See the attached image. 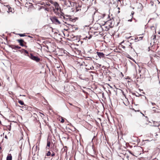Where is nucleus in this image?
I'll return each mask as SVG.
<instances>
[{"instance_id":"nucleus-36","label":"nucleus","mask_w":160,"mask_h":160,"mask_svg":"<svg viewBox=\"0 0 160 160\" xmlns=\"http://www.w3.org/2000/svg\"><path fill=\"white\" fill-rule=\"evenodd\" d=\"M122 94L124 96H125V94H124V92L123 91H122Z\"/></svg>"},{"instance_id":"nucleus-26","label":"nucleus","mask_w":160,"mask_h":160,"mask_svg":"<svg viewBox=\"0 0 160 160\" xmlns=\"http://www.w3.org/2000/svg\"><path fill=\"white\" fill-rule=\"evenodd\" d=\"M134 12H133V11H132V13H131V15H132V18H133V16H132V15L134 14Z\"/></svg>"},{"instance_id":"nucleus-5","label":"nucleus","mask_w":160,"mask_h":160,"mask_svg":"<svg viewBox=\"0 0 160 160\" xmlns=\"http://www.w3.org/2000/svg\"><path fill=\"white\" fill-rule=\"evenodd\" d=\"M113 21L110 19L106 22V24L108 25L110 28L112 27L113 26Z\"/></svg>"},{"instance_id":"nucleus-34","label":"nucleus","mask_w":160,"mask_h":160,"mask_svg":"<svg viewBox=\"0 0 160 160\" xmlns=\"http://www.w3.org/2000/svg\"><path fill=\"white\" fill-rule=\"evenodd\" d=\"M132 19H129L128 20V22H132Z\"/></svg>"},{"instance_id":"nucleus-45","label":"nucleus","mask_w":160,"mask_h":160,"mask_svg":"<svg viewBox=\"0 0 160 160\" xmlns=\"http://www.w3.org/2000/svg\"><path fill=\"white\" fill-rule=\"evenodd\" d=\"M141 70L139 69V71L140 72H141Z\"/></svg>"},{"instance_id":"nucleus-31","label":"nucleus","mask_w":160,"mask_h":160,"mask_svg":"<svg viewBox=\"0 0 160 160\" xmlns=\"http://www.w3.org/2000/svg\"><path fill=\"white\" fill-rule=\"evenodd\" d=\"M39 113H40V116H41L42 117V116L41 115H43V116H44V114H43V113H41V112H39Z\"/></svg>"},{"instance_id":"nucleus-6","label":"nucleus","mask_w":160,"mask_h":160,"mask_svg":"<svg viewBox=\"0 0 160 160\" xmlns=\"http://www.w3.org/2000/svg\"><path fill=\"white\" fill-rule=\"evenodd\" d=\"M98 56L100 58H103L104 57L105 55L102 52H97Z\"/></svg>"},{"instance_id":"nucleus-33","label":"nucleus","mask_w":160,"mask_h":160,"mask_svg":"<svg viewBox=\"0 0 160 160\" xmlns=\"http://www.w3.org/2000/svg\"><path fill=\"white\" fill-rule=\"evenodd\" d=\"M151 103H152V105H155V103H154V102H151Z\"/></svg>"},{"instance_id":"nucleus-23","label":"nucleus","mask_w":160,"mask_h":160,"mask_svg":"<svg viewBox=\"0 0 160 160\" xmlns=\"http://www.w3.org/2000/svg\"><path fill=\"white\" fill-rule=\"evenodd\" d=\"M19 35L20 37H24V36H25V35L24 34H19Z\"/></svg>"},{"instance_id":"nucleus-25","label":"nucleus","mask_w":160,"mask_h":160,"mask_svg":"<svg viewBox=\"0 0 160 160\" xmlns=\"http://www.w3.org/2000/svg\"><path fill=\"white\" fill-rule=\"evenodd\" d=\"M21 48V47H20L16 46V48L17 49H20Z\"/></svg>"},{"instance_id":"nucleus-10","label":"nucleus","mask_w":160,"mask_h":160,"mask_svg":"<svg viewBox=\"0 0 160 160\" xmlns=\"http://www.w3.org/2000/svg\"><path fill=\"white\" fill-rule=\"evenodd\" d=\"M12 156L11 154H9L8 155L7 157L6 160H12Z\"/></svg>"},{"instance_id":"nucleus-54","label":"nucleus","mask_w":160,"mask_h":160,"mask_svg":"<svg viewBox=\"0 0 160 160\" xmlns=\"http://www.w3.org/2000/svg\"><path fill=\"white\" fill-rule=\"evenodd\" d=\"M68 7H70V5H69V6H68Z\"/></svg>"},{"instance_id":"nucleus-4","label":"nucleus","mask_w":160,"mask_h":160,"mask_svg":"<svg viewBox=\"0 0 160 160\" xmlns=\"http://www.w3.org/2000/svg\"><path fill=\"white\" fill-rule=\"evenodd\" d=\"M30 58L37 62H38L40 60V58L38 57L33 56L32 54H30Z\"/></svg>"},{"instance_id":"nucleus-18","label":"nucleus","mask_w":160,"mask_h":160,"mask_svg":"<svg viewBox=\"0 0 160 160\" xmlns=\"http://www.w3.org/2000/svg\"><path fill=\"white\" fill-rule=\"evenodd\" d=\"M8 13L10 12H12V8L9 7L8 8V11H7Z\"/></svg>"},{"instance_id":"nucleus-3","label":"nucleus","mask_w":160,"mask_h":160,"mask_svg":"<svg viewBox=\"0 0 160 160\" xmlns=\"http://www.w3.org/2000/svg\"><path fill=\"white\" fill-rule=\"evenodd\" d=\"M51 20L52 22L56 24H60V22L56 17H53L51 18Z\"/></svg>"},{"instance_id":"nucleus-12","label":"nucleus","mask_w":160,"mask_h":160,"mask_svg":"<svg viewBox=\"0 0 160 160\" xmlns=\"http://www.w3.org/2000/svg\"><path fill=\"white\" fill-rule=\"evenodd\" d=\"M124 43V41L122 42H121V43L120 44V45L121 47L122 48H123L124 49H125L126 48V46H125L122 45V44H123Z\"/></svg>"},{"instance_id":"nucleus-52","label":"nucleus","mask_w":160,"mask_h":160,"mask_svg":"<svg viewBox=\"0 0 160 160\" xmlns=\"http://www.w3.org/2000/svg\"><path fill=\"white\" fill-rule=\"evenodd\" d=\"M118 8L119 9V8Z\"/></svg>"},{"instance_id":"nucleus-30","label":"nucleus","mask_w":160,"mask_h":160,"mask_svg":"<svg viewBox=\"0 0 160 160\" xmlns=\"http://www.w3.org/2000/svg\"><path fill=\"white\" fill-rule=\"evenodd\" d=\"M55 154L54 152H53L51 155L52 157H53L55 156Z\"/></svg>"},{"instance_id":"nucleus-53","label":"nucleus","mask_w":160,"mask_h":160,"mask_svg":"<svg viewBox=\"0 0 160 160\" xmlns=\"http://www.w3.org/2000/svg\"><path fill=\"white\" fill-rule=\"evenodd\" d=\"M64 30H66V31H67V30H66V29H64Z\"/></svg>"},{"instance_id":"nucleus-47","label":"nucleus","mask_w":160,"mask_h":160,"mask_svg":"<svg viewBox=\"0 0 160 160\" xmlns=\"http://www.w3.org/2000/svg\"><path fill=\"white\" fill-rule=\"evenodd\" d=\"M19 52H21V50H19Z\"/></svg>"},{"instance_id":"nucleus-50","label":"nucleus","mask_w":160,"mask_h":160,"mask_svg":"<svg viewBox=\"0 0 160 160\" xmlns=\"http://www.w3.org/2000/svg\"><path fill=\"white\" fill-rule=\"evenodd\" d=\"M119 12H120V11H118V13H119Z\"/></svg>"},{"instance_id":"nucleus-19","label":"nucleus","mask_w":160,"mask_h":160,"mask_svg":"<svg viewBox=\"0 0 160 160\" xmlns=\"http://www.w3.org/2000/svg\"><path fill=\"white\" fill-rule=\"evenodd\" d=\"M68 2L70 3V5L72 7L73 5V4H74L73 2H70V1H68Z\"/></svg>"},{"instance_id":"nucleus-46","label":"nucleus","mask_w":160,"mask_h":160,"mask_svg":"<svg viewBox=\"0 0 160 160\" xmlns=\"http://www.w3.org/2000/svg\"><path fill=\"white\" fill-rule=\"evenodd\" d=\"M28 37L30 38H31V37L30 36H28Z\"/></svg>"},{"instance_id":"nucleus-51","label":"nucleus","mask_w":160,"mask_h":160,"mask_svg":"<svg viewBox=\"0 0 160 160\" xmlns=\"http://www.w3.org/2000/svg\"><path fill=\"white\" fill-rule=\"evenodd\" d=\"M131 37V36H130L128 38H130Z\"/></svg>"},{"instance_id":"nucleus-21","label":"nucleus","mask_w":160,"mask_h":160,"mask_svg":"<svg viewBox=\"0 0 160 160\" xmlns=\"http://www.w3.org/2000/svg\"><path fill=\"white\" fill-rule=\"evenodd\" d=\"M50 145V142H48L47 143V147H49Z\"/></svg>"},{"instance_id":"nucleus-20","label":"nucleus","mask_w":160,"mask_h":160,"mask_svg":"<svg viewBox=\"0 0 160 160\" xmlns=\"http://www.w3.org/2000/svg\"><path fill=\"white\" fill-rule=\"evenodd\" d=\"M51 154V152L50 151H48L46 154L47 156H49Z\"/></svg>"},{"instance_id":"nucleus-35","label":"nucleus","mask_w":160,"mask_h":160,"mask_svg":"<svg viewBox=\"0 0 160 160\" xmlns=\"http://www.w3.org/2000/svg\"><path fill=\"white\" fill-rule=\"evenodd\" d=\"M46 5H48V6H50V5L49 4V3H47V4H46Z\"/></svg>"},{"instance_id":"nucleus-37","label":"nucleus","mask_w":160,"mask_h":160,"mask_svg":"<svg viewBox=\"0 0 160 160\" xmlns=\"http://www.w3.org/2000/svg\"><path fill=\"white\" fill-rule=\"evenodd\" d=\"M153 124H155V123H157V122H156L154 121H153Z\"/></svg>"},{"instance_id":"nucleus-38","label":"nucleus","mask_w":160,"mask_h":160,"mask_svg":"<svg viewBox=\"0 0 160 160\" xmlns=\"http://www.w3.org/2000/svg\"><path fill=\"white\" fill-rule=\"evenodd\" d=\"M88 66H89L88 65H87H87H85V66L86 67H87V68Z\"/></svg>"},{"instance_id":"nucleus-9","label":"nucleus","mask_w":160,"mask_h":160,"mask_svg":"<svg viewBox=\"0 0 160 160\" xmlns=\"http://www.w3.org/2000/svg\"><path fill=\"white\" fill-rule=\"evenodd\" d=\"M59 14H60L59 13L58 14L57 13V14L59 16L60 18H61V19H63L64 20L66 19V18H65V16H64V14L63 13L60 14V15H59Z\"/></svg>"},{"instance_id":"nucleus-7","label":"nucleus","mask_w":160,"mask_h":160,"mask_svg":"<svg viewBox=\"0 0 160 160\" xmlns=\"http://www.w3.org/2000/svg\"><path fill=\"white\" fill-rule=\"evenodd\" d=\"M17 41L19 43L20 45H21V46H25L26 47H27L26 46H24L23 44V42H24V41L22 39H17Z\"/></svg>"},{"instance_id":"nucleus-48","label":"nucleus","mask_w":160,"mask_h":160,"mask_svg":"<svg viewBox=\"0 0 160 160\" xmlns=\"http://www.w3.org/2000/svg\"><path fill=\"white\" fill-rule=\"evenodd\" d=\"M1 123V121L0 120V124Z\"/></svg>"},{"instance_id":"nucleus-22","label":"nucleus","mask_w":160,"mask_h":160,"mask_svg":"<svg viewBox=\"0 0 160 160\" xmlns=\"http://www.w3.org/2000/svg\"><path fill=\"white\" fill-rule=\"evenodd\" d=\"M22 51H24V52L26 53H28V51L27 50H25V49H22Z\"/></svg>"},{"instance_id":"nucleus-16","label":"nucleus","mask_w":160,"mask_h":160,"mask_svg":"<svg viewBox=\"0 0 160 160\" xmlns=\"http://www.w3.org/2000/svg\"><path fill=\"white\" fill-rule=\"evenodd\" d=\"M23 105H24L23 106H20V107L22 108L23 109H24L25 110L27 109V106L25 104H24Z\"/></svg>"},{"instance_id":"nucleus-44","label":"nucleus","mask_w":160,"mask_h":160,"mask_svg":"<svg viewBox=\"0 0 160 160\" xmlns=\"http://www.w3.org/2000/svg\"><path fill=\"white\" fill-rule=\"evenodd\" d=\"M141 113L142 114V115L144 116V114H143V113H142L141 112Z\"/></svg>"},{"instance_id":"nucleus-15","label":"nucleus","mask_w":160,"mask_h":160,"mask_svg":"<svg viewBox=\"0 0 160 160\" xmlns=\"http://www.w3.org/2000/svg\"><path fill=\"white\" fill-rule=\"evenodd\" d=\"M67 147H63L62 148V152H64L65 151H66L67 152Z\"/></svg>"},{"instance_id":"nucleus-2","label":"nucleus","mask_w":160,"mask_h":160,"mask_svg":"<svg viewBox=\"0 0 160 160\" xmlns=\"http://www.w3.org/2000/svg\"><path fill=\"white\" fill-rule=\"evenodd\" d=\"M54 6L55 7V8L53 9V10L54 12L56 14H57V13L58 14L59 11L61 12V9L60 8V7L57 2L56 3Z\"/></svg>"},{"instance_id":"nucleus-41","label":"nucleus","mask_w":160,"mask_h":160,"mask_svg":"<svg viewBox=\"0 0 160 160\" xmlns=\"http://www.w3.org/2000/svg\"><path fill=\"white\" fill-rule=\"evenodd\" d=\"M137 39H138V38H135V40H137Z\"/></svg>"},{"instance_id":"nucleus-11","label":"nucleus","mask_w":160,"mask_h":160,"mask_svg":"<svg viewBox=\"0 0 160 160\" xmlns=\"http://www.w3.org/2000/svg\"><path fill=\"white\" fill-rule=\"evenodd\" d=\"M9 47L12 48V49H14L16 50V46H15L14 45H11L9 46Z\"/></svg>"},{"instance_id":"nucleus-27","label":"nucleus","mask_w":160,"mask_h":160,"mask_svg":"<svg viewBox=\"0 0 160 160\" xmlns=\"http://www.w3.org/2000/svg\"><path fill=\"white\" fill-rule=\"evenodd\" d=\"M152 108L153 109V110L154 111H155L156 110V109H157L156 107H153Z\"/></svg>"},{"instance_id":"nucleus-8","label":"nucleus","mask_w":160,"mask_h":160,"mask_svg":"<svg viewBox=\"0 0 160 160\" xmlns=\"http://www.w3.org/2000/svg\"><path fill=\"white\" fill-rule=\"evenodd\" d=\"M137 8L138 9H140L141 10L142 8V4L140 3H137Z\"/></svg>"},{"instance_id":"nucleus-17","label":"nucleus","mask_w":160,"mask_h":160,"mask_svg":"<svg viewBox=\"0 0 160 160\" xmlns=\"http://www.w3.org/2000/svg\"><path fill=\"white\" fill-rule=\"evenodd\" d=\"M18 102L21 105H23L24 104L23 102L21 100H19L18 101Z\"/></svg>"},{"instance_id":"nucleus-28","label":"nucleus","mask_w":160,"mask_h":160,"mask_svg":"<svg viewBox=\"0 0 160 160\" xmlns=\"http://www.w3.org/2000/svg\"><path fill=\"white\" fill-rule=\"evenodd\" d=\"M150 126H158V127H159L160 125H150Z\"/></svg>"},{"instance_id":"nucleus-43","label":"nucleus","mask_w":160,"mask_h":160,"mask_svg":"<svg viewBox=\"0 0 160 160\" xmlns=\"http://www.w3.org/2000/svg\"><path fill=\"white\" fill-rule=\"evenodd\" d=\"M91 66H89V65L88 66L87 68H90V67Z\"/></svg>"},{"instance_id":"nucleus-1","label":"nucleus","mask_w":160,"mask_h":160,"mask_svg":"<svg viewBox=\"0 0 160 160\" xmlns=\"http://www.w3.org/2000/svg\"><path fill=\"white\" fill-rule=\"evenodd\" d=\"M124 44L127 48L126 51L132 52L135 51V50L133 48L132 46V43L128 41H127L125 42Z\"/></svg>"},{"instance_id":"nucleus-40","label":"nucleus","mask_w":160,"mask_h":160,"mask_svg":"<svg viewBox=\"0 0 160 160\" xmlns=\"http://www.w3.org/2000/svg\"><path fill=\"white\" fill-rule=\"evenodd\" d=\"M9 131L11 130V126H10V128L8 129Z\"/></svg>"},{"instance_id":"nucleus-42","label":"nucleus","mask_w":160,"mask_h":160,"mask_svg":"<svg viewBox=\"0 0 160 160\" xmlns=\"http://www.w3.org/2000/svg\"><path fill=\"white\" fill-rule=\"evenodd\" d=\"M69 104L71 105H72V104L71 103H69Z\"/></svg>"},{"instance_id":"nucleus-49","label":"nucleus","mask_w":160,"mask_h":160,"mask_svg":"<svg viewBox=\"0 0 160 160\" xmlns=\"http://www.w3.org/2000/svg\"><path fill=\"white\" fill-rule=\"evenodd\" d=\"M140 38H141V39H142V37H140Z\"/></svg>"},{"instance_id":"nucleus-32","label":"nucleus","mask_w":160,"mask_h":160,"mask_svg":"<svg viewBox=\"0 0 160 160\" xmlns=\"http://www.w3.org/2000/svg\"><path fill=\"white\" fill-rule=\"evenodd\" d=\"M70 21H73L74 20V19H71V18H70Z\"/></svg>"},{"instance_id":"nucleus-14","label":"nucleus","mask_w":160,"mask_h":160,"mask_svg":"<svg viewBox=\"0 0 160 160\" xmlns=\"http://www.w3.org/2000/svg\"><path fill=\"white\" fill-rule=\"evenodd\" d=\"M49 2L52 4L54 6L56 3H57V2H54L52 0H50L49 1Z\"/></svg>"},{"instance_id":"nucleus-29","label":"nucleus","mask_w":160,"mask_h":160,"mask_svg":"<svg viewBox=\"0 0 160 160\" xmlns=\"http://www.w3.org/2000/svg\"><path fill=\"white\" fill-rule=\"evenodd\" d=\"M64 122V119H63V118H62V120H61V122Z\"/></svg>"},{"instance_id":"nucleus-24","label":"nucleus","mask_w":160,"mask_h":160,"mask_svg":"<svg viewBox=\"0 0 160 160\" xmlns=\"http://www.w3.org/2000/svg\"><path fill=\"white\" fill-rule=\"evenodd\" d=\"M65 23L68 24V25H69L70 26H71V27H73V26H74V25H71L70 24H69L67 22H65Z\"/></svg>"},{"instance_id":"nucleus-13","label":"nucleus","mask_w":160,"mask_h":160,"mask_svg":"<svg viewBox=\"0 0 160 160\" xmlns=\"http://www.w3.org/2000/svg\"><path fill=\"white\" fill-rule=\"evenodd\" d=\"M85 69L87 70V71L89 70H93L94 69V67L93 66H92L90 67V68H85Z\"/></svg>"},{"instance_id":"nucleus-39","label":"nucleus","mask_w":160,"mask_h":160,"mask_svg":"<svg viewBox=\"0 0 160 160\" xmlns=\"http://www.w3.org/2000/svg\"><path fill=\"white\" fill-rule=\"evenodd\" d=\"M5 138H7H7H8L7 136L6 135V136H5Z\"/></svg>"}]
</instances>
